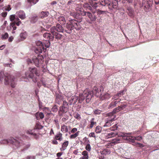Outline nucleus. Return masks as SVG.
<instances>
[{
  "label": "nucleus",
  "mask_w": 159,
  "mask_h": 159,
  "mask_svg": "<svg viewBox=\"0 0 159 159\" xmlns=\"http://www.w3.org/2000/svg\"><path fill=\"white\" fill-rule=\"evenodd\" d=\"M76 12L75 18L77 20V21L78 22H80L82 21L83 19L82 16H85V11H84L83 8L76 9Z\"/></svg>",
  "instance_id": "7ed1b4c3"
},
{
  "label": "nucleus",
  "mask_w": 159,
  "mask_h": 159,
  "mask_svg": "<svg viewBox=\"0 0 159 159\" xmlns=\"http://www.w3.org/2000/svg\"><path fill=\"white\" fill-rule=\"evenodd\" d=\"M61 130L63 132H67L68 130L67 127L65 125H63L61 127Z\"/></svg>",
  "instance_id": "f704fd0d"
},
{
  "label": "nucleus",
  "mask_w": 159,
  "mask_h": 159,
  "mask_svg": "<svg viewBox=\"0 0 159 159\" xmlns=\"http://www.w3.org/2000/svg\"><path fill=\"white\" fill-rule=\"evenodd\" d=\"M43 111L46 112L48 114H50L51 111L49 110L48 107H45L43 108Z\"/></svg>",
  "instance_id": "49530a36"
},
{
  "label": "nucleus",
  "mask_w": 159,
  "mask_h": 159,
  "mask_svg": "<svg viewBox=\"0 0 159 159\" xmlns=\"http://www.w3.org/2000/svg\"><path fill=\"white\" fill-rule=\"evenodd\" d=\"M74 117L77 119H81L80 115L77 113H75L73 114Z\"/></svg>",
  "instance_id": "09e8293b"
},
{
  "label": "nucleus",
  "mask_w": 159,
  "mask_h": 159,
  "mask_svg": "<svg viewBox=\"0 0 159 159\" xmlns=\"http://www.w3.org/2000/svg\"><path fill=\"white\" fill-rule=\"evenodd\" d=\"M15 78L13 76H11L9 74H7L5 76L4 83L6 85L10 84L12 88L15 87V82L14 80Z\"/></svg>",
  "instance_id": "20e7f679"
},
{
  "label": "nucleus",
  "mask_w": 159,
  "mask_h": 159,
  "mask_svg": "<svg viewBox=\"0 0 159 159\" xmlns=\"http://www.w3.org/2000/svg\"><path fill=\"white\" fill-rule=\"evenodd\" d=\"M121 111V109H120V107L118 106V107H116V108L114 109L112 112L111 113H113V116H114V114H115L116 113L120 111Z\"/></svg>",
  "instance_id": "ea45409f"
},
{
  "label": "nucleus",
  "mask_w": 159,
  "mask_h": 159,
  "mask_svg": "<svg viewBox=\"0 0 159 159\" xmlns=\"http://www.w3.org/2000/svg\"><path fill=\"white\" fill-rule=\"evenodd\" d=\"M46 40H49V39H52V35L48 33H45L43 35Z\"/></svg>",
  "instance_id": "c85d7f7f"
},
{
  "label": "nucleus",
  "mask_w": 159,
  "mask_h": 159,
  "mask_svg": "<svg viewBox=\"0 0 159 159\" xmlns=\"http://www.w3.org/2000/svg\"><path fill=\"white\" fill-rule=\"evenodd\" d=\"M117 133L115 132H112L107 134V136L108 138L115 137L117 134Z\"/></svg>",
  "instance_id": "e433bc0d"
},
{
  "label": "nucleus",
  "mask_w": 159,
  "mask_h": 159,
  "mask_svg": "<svg viewBox=\"0 0 159 159\" xmlns=\"http://www.w3.org/2000/svg\"><path fill=\"white\" fill-rule=\"evenodd\" d=\"M122 141V139L119 138H117L112 140V143L114 144H116Z\"/></svg>",
  "instance_id": "2f4dec72"
},
{
  "label": "nucleus",
  "mask_w": 159,
  "mask_h": 159,
  "mask_svg": "<svg viewBox=\"0 0 159 159\" xmlns=\"http://www.w3.org/2000/svg\"><path fill=\"white\" fill-rule=\"evenodd\" d=\"M8 35L7 33H6L2 35V39H5L8 38Z\"/></svg>",
  "instance_id": "3c124183"
},
{
  "label": "nucleus",
  "mask_w": 159,
  "mask_h": 159,
  "mask_svg": "<svg viewBox=\"0 0 159 159\" xmlns=\"http://www.w3.org/2000/svg\"><path fill=\"white\" fill-rule=\"evenodd\" d=\"M18 16L21 19H24L26 18L25 14L22 11H20L18 12Z\"/></svg>",
  "instance_id": "b1692460"
},
{
  "label": "nucleus",
  "mask_w": 159,
  "mask_h": 159,
  "mask_svg": "<svg viewBox=\"0 0 159 159\" xmlns=\"http://www.w3.org/2000/svg\"><path fill=\"white\" fill-rule=\"evenodd\" d=\"M62 134L61 133H59L55 136V139L56 140H58L60 141H61L62 139Z\"/></svg>",
  "instance_id": "c9c22d12"
},
{
  "label": "nucleus",
  "mask_w": 159,
  "mask_h": 159,
  "mask_svg": "<svg viewBox=\"0 0 159 159\" xmlns=\"http://www.w3.org/2000/svg\"><path fill=\"white\" fill-rule=\"evenodd\" d=\"M45 41V43L43 42L46 48H48L50 46V43L49 40H44Z\"/></svg>",
  "instance_id": "c03bdc74"
},
{
  "label": "nucleus",
  "mask_w": 159,
  "mask_h": 159,
  "mask_svg": "<svg viewBox=\"0 0 159 159\" xmlns=\"http://www.w3.org/2000/svg\"><path fill=\"white\" fill-rule=\"evenodd\" d=\"M51 31L52 35V39H53L54 38L57 39H60L62 36V35L59 34L55 30H51Z\"/></svg>",
  "instance_id": "a211bd4d"
},
{
  "label": "nucleus",
  "mask_w": 159,
  "mask_h": 159,
  "mask_svg": "<svg viewBox=\"0 0 159 159\" xmlns=\"http://www.w3.org/2000/svg\"><path fill=\"white\" fill-rule=\"evenodd\" d=\"M79 134V131L76 132L75 134H72L70 136V139H75L78 136Z\"/></svg>",
  "instance_id": "a19ab883"
},
{
  "label": "nucleus",
  "mask_w": 159,
  "mask_h": 159,
  "mask_svg": "<svg viewBox=\"0 0 159 159\" xmlns=\"http://www.w3.org/2000/svg\"><path fill=\"white\" fill-rule=\"evenodd\" d=\"M58 21L61 24H65L66 22L65 18L63 16H59L58 17Z\"/></svg>",
  "instance_id": "c756f323"
},
{
  "label": "nucleus",
  "mask_w": 159,
  "mask_h": 159,
  "mask_svg": "<svg viewBox=\"0 0 159 159\" xmlns=\"http://www.w3.org/2000/svg\"><path fill=\"white\" fill-rule=\"evenodd\" d=\"M93 95V92L90 91L89 89H86L84 90L82 93H80L79 96V102L81 103L86 99L87 103H89Z\"/></svg>",
  "instance_id": "f03ea898"
},
{
  "label": "nucleus",
  "mask_w": 159,
  "mask_h": 159,
  "mask_svg": "<svg viewBox=\"0 0 159 159\" xmlns=\"http://www.w3.org/2000/svg\"><path fill=\"white\" fill-rule=\"evenodd\" d=\"M58 110V108L56 105H54L52 109V111L53 112H56Z\"/></svg>",
  "instance_id": "864d4df0"
},
{
  "label": "nucleus",
  "mask_w": 159,
  "mask_h": 159,
  "mask_svg": "<svg viewBox=\"0 0 159 159\" xmlns=\"http://www.w3.org/2000/svg\"><path fill=\"white\" fill-rule=\"evenodd\" d=\"M43 57L41 55H38L37 57H33L32 61L37 67H39L43 63Z\"/></svg>",
  "instance_id": "39448f33"
},
{
  "label": "nucleus",
  "mask_w": 159,
  "mask_h": 159,
  "mask_svg": "<svg viewBox=\"0 0 159 159\" xmlns=\"http://www.w3.org/2000/svg\"><path fill=\"white\" fill-rule=\"evenodd\" d=\"M27 2L31 3H32L33 4H36L38 1L39 0H27Z\"/></svg>",
  "instance_id": "6e6d98bb"
},
{
  "label": "nucleus",
  "mask_w": 159,
  "mask_h": 159,
  "mask_svg": "<svg viewBox=\"0 0 159 159\" xmlns=\"http://www.w3.org/2000/svg\"><path fill=\"white\" fill-rule=\"evenodd\" d=\"M85 16H88L90 21L92 22L95 21L97 19V17L95 15H93L89 12H85Z\"/></svg>",
  "instance_id": "dca6fc26"
},
{
  "label": "nucleus",
  "mask_w": 159,
  "mask_h": 159,
  "mask_svg": "<svg viewBox=\"0 0 159 159\" xmlns=\"http://www.w3.org/2000/svg\"><path fill=\"white\" fill-rule=\"evenodd\" d=\"M48 14L49 13L48 12L42 11L40 14V16L41 18H43L45 17H47Z\"/></svg>",
  "instance_id": "473e14b6"
},
{
  "label": "nucleus",
  "mask_w": 159,
  "mask_h": 159,
  "mask_svg": "<svg viewBox=\"0 0 159 159\" xmlns=\"http://www.w3.org/2000/svg\"><path fill=\"white\" fill-rule=\"evenodd\" d=\"M107 116L110 117L108 119V121L106 123L104 126L109 127L111 126L112 122L115 120V118H116V116H113V113H109L107 114Z\"/></svg>",
  "instance_id": "9d476101"
},
{
  "label": "nucleus",
  "mask_w": 159,
  "mask_h": 159,
  "mask_svg": "<svg viewBox=\"0 0 159 159\" xmlns=\"http://www.w3.org/2000/svg\"><path fill=\"white\" fill-rule=\"evenodd\" d=\"M102 130L101 127L100 126H98L96 128L95 131L97 133H99L101 132Z\"/></svg>",
  "instance_id": "58836bf2"
},
{
  "label": "nucleus",
  "mask_w": 159,
  "mask_h": 159,
  "mask_svg": "<svg viewBox=\"0 0 159 159\" xmlns=\"http://www.w3.org/2000/svg\"><path fill=\"white\" fill-rule=\"evenodd\" d=\"M35 52L38 53H42V46L41 47H38L35 49Z\"/></svg>",
  "instance_id": "4c0bfd02"
},
{
  "label": "nucleus",
  "mask_w": 159,
  "mask_h": 159,
  "mask_svg": "<svg viewBox=\"0 0 159 159\" xmlns=\"http://www.w3.org/2000/svg\"><path fill=\"white\" fill-rule=\"evenodd\" d=\"M85 149L88 151H90L91 150V147L89 144L88 143L86 146L85 148Z\"/></svg>",
  "instance_id": "5fc2aeb1"
},
{
  "label": "nucleus",
  "mask_w": 159,
  "mask_h": 159,
  "mask_svg": "<svg viewBox=\"0 0 159 159\" xmlns=\"http://www.w3.org/2000/svg\"><path fill=\"white\" fill-rule=\"evenodd\" d=\"M126 106V105L125 104L122 105L120 106H119V107H120V109H121V110H123L124 108H125Z\"/></svg>",
  "instance_id": "338daca9"
},
{
  "label": "nucleus",
  "mask_w": 159,
  "mask_h": 159,
  "mask_svg": "<svg viewBox=\"0 0 159 159\" xmlns=\"http://www.w3.org/2000/svg\"><path fill=\"white\" fill-rule=\"evenodd\" d=\"M119 101H115L111 102L109 104L108 106L109 109H111L116 106V105L121 101L120 99H119Z\"/></svg>",
  "instance_id": "4be33fe9"
},
{
  "label": "nucleus",
  "mask_w": 159,
  "mask_h": 159,
  "mask_svg": "<svg viewBox=\"0 0 159 159\" xmlns=\"http://www.w3.org/2000/svg\"><path fill=\"white\" fill-rule=\"evenodd\" d=\"M89 136L90 137H92L93 138H96L95 134L94 132H92L89 134Z\"/></svg>",
  "instance_id": "69168bd1"
},
{
  "label": "nucleus",
  "mask_w": 159,
  "mask_h": 159,
  "mask_svg": "<svg viewBox=\"0 0 159 159\" xmlns=\"http://www.w3.org/2000/svg\"><path fill=\"white\" fill-rule=\"evenodd\" d=\"M94 120V118H92V119L91 121L90 122V128L91 129L93 127L94 125H96V122H94L93 121Z\"/></svg>",
  "instance_id": "79ce46f5"
},
{
  "label": "nucleus",
  "mask_w": 159,
  "mask_h": 159,
  "mask_svg": "<svg viewBox=\"0 0 159 159\" xmlns=\"http://www.w3.org/2000/svg\"><path fill=\"white\" fill-rule=\"evenodd\" d=\"M78 99L79 98L77 96H72L71 98V100H70V102L71 103H73V104H75L77 102Z\"/></svg>",
  "instance_id": "a878e982"
},
{
  "label": "nucleus",
  "mask_w": 159,
  "mask_h": 159,
  "mask_svg": "<svg viewBox=\"0 0 159 159\" xmlns=\"http://www.w3.org/2000/svg\"><path fill=\"white\" fill-rule=\"evenodd\" d=\"M127 138L128 141L132 143H134L135 140L140 141L142 139V137L140 136H138L136 137L130 135L129 137Z\"/></svg>",
  "instance_id": "4468645a"
},
{
  "label": "nucleus",
  "mask_w": 159,
  "mask_h": 159,
  "mask_svg": "<svg viewBox=\"0 0 159 159\" xmlns=\"http://www.w3.org/2000/svg\"><path fill=\"white\" fill-rule=\"evenodd\" d=\"M126 8V12L127 15L131 18L134 17V11L133 7L130 6V4H128L125 5Z\"/></svg>",
  "instance_id": "6e6552de"
},
{
  "label": "nucleus",
  "mask_w": 159,
  "mask_h": 159,
  "mask_svg": "<svg viewBox=\"0 0 159 159\" xmlns=\"http://www.w3.org/2000/svg\"><path fill=\"white\" fill-rule=\"evenodd\" d=\"M84 7L86 8L89 10H91L92 9V7L89 6V5L88 3H85L84 5Z\"/></svg>",
  "instance_id": "8fccbe9b"
},
{
  "label": "nucleus",
  "mask_w": 159,
  "mask_h": 159,
  "mask_svg": "<svg viewBox=\"0 0 159 159\" xmlns=\"http://www.w3.org/2000/svg\"><path fill=\"white\" fill-rule=\"evenodd\" d=\"M20 37L21 38L25 39L27 36V33L25 32L24 33H21L20 35Z\"/></svg>",
  "instance_id": "37998d69"
},
{
  "label": "nucleus",
  "mask_w": 159,
  "mask_h": 159,
  "mask_svg": "<svg viewBox=\"0 0 159 159\" xmlns=\"http://www.w3.org/2000/svg\"><path fill=\"white\" fill-rule=\"evenodd\" d=\"M15 15H12L10 16V19L11 21H13L14 19H15Z\"/></svg>",
  "instance_id": "052dcab7"
},
{
  "label": "nucleus",
  "mask_w": 159,
  "mask_h": 159,
  "mask_svg": "<svg viewBox=\"0 0 159 159\" xmlns=\"http://www.w3.org/2000/svg\"><path fill=\"white\" fill-rule=\"evenodd\" d=\"M118 127V126L116 124L114 125L113 126L110 127V129L112 131H114L116 130Z\"/></svg>",
  "instance_id": "de8ad7c7"
},
{
  "label": "nucleus",
  "mask_w": 159,
  "mask_h": 159,
  "mask_svg": "<svg viewBox=\"0 0 159 159\" xmlns=\"http://www.w3.org/2000/svg\"><path fill=\"white\" fill-rule=\"evenodd\" d=\"M35 116L37 120L43 119L44 117V115L42 112H38L36 113Z\"/></svg>",
  "instance_id": "aec40b11"
},
{
  "label": "nucleus",
  "mask_w": 159,
  "mask_h": 159,
  "mask_svg": "<svg viewBox=\"0 0 159 159\" xmlns=\"http://www.w3.org/2000/svg\"><path fill=\"white\" fill-rule=\"evenodd\" d=\"M62 106L63 107H67V108H69L68 103L65 101H63Z\"/></svg>",
  "instance_id": "13d9d810"
},
{
  "label": "nucleus",
  "mask_w": 159,
  "mask_h": 159,
  "mask_svg": "<svg viewBox=\"0 0 159 159\" xmlns=\"http://www.w3.org/2000/svg\"><path fill=\"white\" fill-rule=\"evenodd\" d=\"M97 0H89V2L90 5L94 8L96 9L98 7H100L101 2L97 1Z\"/></svg>",
  "instance_id": "ddd939ff"
},
{
  "label": "nucleus",
  "mask_w": 159,
  "mask_h": 159,
  "mask_svg": "<svg viewBox=\"0 0 159 159\" xmlns=\"http://www.w3.org/2000/svg\"><path fill=\"white\" fill-rule=\"evenodd\" d=\"M111 0H101L100 6L102 5L103 6H107L109 7V6L111 3Z\"/></svg>",
  "instance_id": "6ab92c4d"
},
{
  "label": "nucleus",
  "mask_w": 159,
  "mask_h": 159,
  "mask_svg": "<svg viewBox=\"0 0 159 159\" xmlns=\"http://www.w3.org/2000/svg\"><path fill=\"white\" fill-rule=\"evenodd\" d=\"M10 27L13 28V30H16V22L11 23Z\"/></svg>",
  "instance_id": "4d7b16f0"
},
{
  "label": "nucleus",
  "mask_w": 159,
  "mask_h": 159,
  "mask_svg": "<svg viewBox=\"0 0 159 159\" xmlns=\"http://www.w3.org/2000/svg\"><path fill=\"white\" fill-rule=\"evenodd\" d=\"M140 7H143L144 11L148 12L150 10V5L149 4L147 1L143 0L142 2V4H140Z\"/></svg>",
  "instance_id": "f8f14e48"
},
{
  "label": "nucleus",
  "mask_w": 159,
  "mask_h": 159,
  "mask_svg": "<svg viewBox=\"0 0 159 159\" xmlns=\"http://www.w3.org/2000/svg\"><path fill=\"white\" fill-rule=\"evenodd\" d=\"M133 0H122V2L123 3L125 4L127 2H128V4H130L132 3L133 2Z\"/></svg>",
  "instance_id": "603ef678"
},
{
  "label": "nucleus",
  "mask_w": 159,
  "mask_h": 159,
  "mask_svg": "<svg viewBox=\"0 0 159 159\" xmlns=\"http://www.w3.org/2000/svg\"><path fill=\"white\" fill-rule=\"evenodd\" d=\"M110 98V94L106 92L103 93L102 94L100 98L102 100H104L106 99H108Z\"/></svg>",
  "instance_id": "412c9836"
},
{
  "label": "nucleus",
  "mask_w": 159,
  "mask_h": 159,
  "mask_svg": "<svg viewBox=\"0 0 159 159\" xmlns=\"http://www.w3.org/2000/svg\"><path fill=\"white\" fill-rule=\"evenodd\" d=\"M105 11H102L99 9L97 10V12L98 14L101 15L103 14L105 12Z\"/></svg>",
  "instance_id": "e2e57ef3"
},
{
  "label": "nucleus",
  "mask_w": 159,
  "mask_h": 159,
  "mask_svg": "<svg viewBox=\"0 0 159 159\" xmlns=\"http://www.w3.org/2000/svg\"><path fill=\"white\" fill-rule=\"evenodd\" d=\"M3 8L4 10L8 11H10L11 9V6L10 5H8L7 6L3 7Z\"/></svg>",
  "instance_id": "a18cd8bd"
},
{
  "label": "nucleus",
  "mask_w": 159,
  "mask_h": 159,
  "mask_svg": "<svg viewBox=\"0 0 159 159\" xmlns=\"http://www.w3.org/2000/svg\"><path fill=\"white\" fill-rule=\"evenodd\" d=\"M117 134L116 135H118L119 137H122V138H123L124 139H126V140H128L127 137H129L130 135L132 134L131 133H124L120 132L119 133H117Z\"/></svg>",
  "instance_id": "f3484780"
},
{
  "label": "nucleus",
  "mask_w": 159,
  "mask_h": 159,
  "mask_svg": "<svg viewBox=\"0 0 159 159\" xmlns=\"http://www.w3.org/2000/svg\"><path fill=\"white\" fill-rule=\"evenodd\" d=\"M75 20H72L70 24H67L66 27L68 30H74L75 29L77 30L78 25L75 22Z\"/></svg>",
  "instance_id": "1a4fd4ad"
},
{
  "label": "nucleus",
  "mask_w": 159,
  "mask_h": 159,
  "mask_svg": "<svg viewBox=\"0 0 159 159\" xmlns=\"http://www.w3.org/2000/svg\"><path fill=\"white\" fill-rule=\"evenodd\" d=\"M124 92L123 90H122V91H120L119 93H118L116 95H117V97H121V95H123V92Z\"/></svg>",
  "instance_id": "0e129e2a"
},
{
  "label": "nucleus",
  "mask_w": 159,
  "mask_h": 159,
  "mask_svg": "<svg viewBox=\"0 0 159 159\" xmlns=\"http://www.w3.org/2000/svg\"><path fill=\"white\" fill-rule=\"evenodd\" d=\"M8 142L15 145L17 147H19L24 144L23 141L19 138L15 139L13 138H11L9 139Z\"/></svg>",
  "instance_id": "0eeeda50"
},
{
  "label": "nucleus",
  "mask_w": 159,
  "mask_h": 159,
  "mask_svg": "<svg viewBox=\"0 0 159 159\" xmlns=\"http://www.w3.org/2000/svg\"><path fill=\"white\" fill-rule=\"evenodd\" d=\"M82 154L83 156L80 158L81 159H89V157L88 155V152L87 151L85 150L83 151Z\"/></svg>",
  "instance_id": "393cba45"
},
{
  "label": "nucleus",
  "mask_w": 159,
  "mask_h": 159,
  "mask_svg": "<svg viewBox=\"0 0 159 159\" xmlns=\"http://www.w3.org/2000/svg\"><path fill=\"white\" fill-rule=\"evenodd\" d=\"M101 154L106 155H109L111 153V151L108 149H104L100 152Z\"/></svg>",
  "instance_id": "cd10ccee"
},
{
  "label": "nucleus",
  "mask_w": 159,
  "mask_h": 159,
  "mask_svg": "<svg viewBox=\"0 0 159 159\" xmlns=\"http://www.w3.org/2000/svg\"><path fill=\"white\" fill-rule=\"evenodd\" d=\"M104 88L102 86H101L98 88L96 86L94 87L93 91H92L93 92V93L95 94L96 96L100 98L104 92Z\"/></svg>",
  "instance_id": "423d86ee"
},
{
  "label": "nucleus",
  "mask_w": 159,
  "mask_h": 159,
  "mask_svg": "<svg viewBox=\"0 0 159 159\" xmlns=\"http://www.w3.org/2000/svg\"><path fill=\"white\" fill-rule=\"evenodd\" d=\"M101 112L102 111L101 110L98 109H97L94 111V113L95 115H99L100 114Z\"/></svg>",
  "instance_id": "bf43d9fd"
},
{
  "label": "nucleus",
  "mask_w": 159,
  "mask_h": 159,
  "mask_svg": "<svg viewBox=\"0 0 159 159\" xmlns=\"http://www.w3.org/2000/svg\"><path fill=\"white\" fill-rule=\"evenodd\" d=\"M69 144V142L68 141H66L63 143L62 145V147L61 148V151H64L66 148L68 146Z\"/></svg>",
  "instance_id": "7c9ffc66"
},
{
  "label": "nucleus",
  "mask_w": 159,
  "mask_h": 159,
  "mask_svg": "<svg viewBox=\"0 0 159 159\" xmlns=\"http://www.w3.org/2000/svg\"><path fill=\"white\" fill-rule=\"evenodd\" d=\"M50 30H63L62 26L59 24H57L56 26H53L51 28Z\"/></svg>",
  "instance_id": "bb28decb"
},
{
  "label": "nucleus",
  "mask_w": 159,
  "mask_h": 159,
  "mask_svg": "<svg viewBox=\"0 0 159 159\" xmlns=\"http://www.w3.org/2000/svg\"><path fill=\"white\" fill-rule=\"evenodd\" d=\"M38 20V17L37 16H33L30 19V22L32 23L36 22Z\"/></svg>",
  "instance_id": "72a5a7b5"
},
{
  "label": "nucleus",
  "mask_w": 159,
  "mask_h": 159,
  "mask_svg": "<svg viewBox=\"0 0 159 159\" xmlns=\"http://www.w3.org/2000/svg\"><path fill=\"white\" fill-rule=\"evenodd\" d=\"M25 76L23 78L25 79V78H30L34 82L36 83L38 80L36 76H39L40 74L36 67H29L28 70L25 72Z\"/></svg>",
  "instance_id": "f257e3e1"
},
{
  "label": "nucleus",
  "mask_w": 159,
  "mask_h": 159,
  "mask_svg": "<svg viewBox=\"0 0 159 159\" xmlns=\"http://www.w3.org/2000/svg\"><path fill=\"white\" fill-rule=\"evenodd\" d=\"M36 45L38 47H41L43 45V43L42 42L38 41L36 43Z\"/></svg>",
  "instance_id": "680f3d73"
},
{
  "label": "nucleus",
  "mask_w": 159,
  "mask_h": 159,
  "mask_svg": "<svg viewBox=\"0 0 159 159\" xmlns=\"http://www.w3.org/2000/svg\"><path fill=\"white\" fill-rule=\"evenodd\" d=\"M39 129V128H38L37 127L35 126V128L34 129L30 130L27 131V133L28 134H30L31 135L34 136V137L36 138L37 134L36 133H35V131L36 129Z\"/></svg>",
  "instance_id": "5701e85b"
},
{
  "label": "nucleus",
  "mask_w": 159,
  "mask_h": 159,
  "mask_svg": "<svg viewBox=\"0 0 159 159\" xmlns=\"http://www.w3.org/2000/svg\"><path fill=\"white\" fill-rule=\"evenodd\" d=\"M69 110V108L67 107H63L61 106L59 107V110L58 111V114L60 116H62L63 114L66 113Z\"/></svg>",
  "instance_id": "2eb2a0df"
},
{
  "label": "nucleus",
  "mask_w": 159,
  "mask_h": 159,
  "mask_svg": "<svg viewBox=\"0 0 159 159\" xmlns=\"http://www.w3.org/2000/svg\"><path fill=\"white\" fill-rule=\"evenodd\" d=\"M118 3V0H111V3L108 7V8L110 10L119 9Z\"/></svg>",
  "instance_id": "9b49d317"
},
{
  "label": "nucleus",
  "mask_w": 159,
  "mask_h": 159,
  "mask_svg": "<svg viewBox=\"0 0 159 159\" xmlns=\"http://www.w3.org/2000/svg\"><path fill=\"white\" fill-rule=\"evenodd\" d=\"M76 13V12H75L74 11H71L70 12V16H73L75 18Z\"/></svg>",
  "instance_id": "774afa93"
}]
</instances>
